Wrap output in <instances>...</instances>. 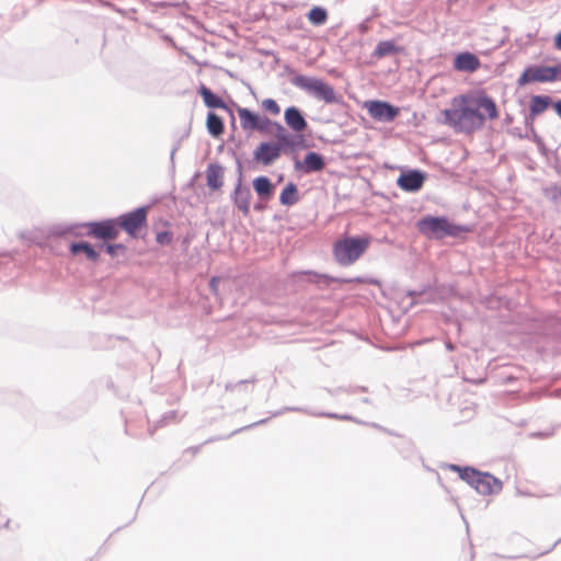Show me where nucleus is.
<instances>
[{
  "mask_svg": "<svg viewBox=\"0 0 561 561\" xmlns=\"http://www.w3.org/2000/svg\"><path fill=\"white\" fill-rule=\"evenodd\" d=\"M70 252L73 255L83 253L85 257L92 262L99 261V253L88 242H76L70 245Z\"/></svg>",
  "mask_w": 561,
  "mask_h": 561,
  "instance_id": "aec40b11",
  "label": "nucleus"
},
{
  "mask_svg": "<svg viewBox=\"0 0 561 561\" xmlns=\"http://www.w3.org/2000/svg\"><path fill=\"white\" fill-rule=\"evenodd\" d=\"M105 250L110 255L114 256V255H116L117 250H124V245L123 244H106Z\"/></svg>",
  "mask_w": 561,
  "mask_h": 561,
  "instance_id": "7c9ffc66",
  "label": "nucleus"
},
{
  "mask_svg": "<svg viewBox=\"0 0 561 561\" xmlns=\"http://www.w3.org/2000/svg\"><path fill=\"white\" fill-rule=\"evenodd\" d=\"M553 107H554V110H556L557 114L561 117V100H559L558 102H556V103L553 104Z\"/></svg>",
  "mask_w": 561,
  "mask_h": 561,
  "instance_id": "473e14b6",
  "label": "nucleus"
},
{
  "mask_svg": "<svg viewBox=\"0 0 561 561\" xmlns=\"http://www.w3.org/2000/svg\"><path fill=\"white\" fill-rule=\"evenodd\" d=\"M207 129L214 137H219L225 131V126L221 117L216 113H208L206 121Z\"/></svg>",
  "mask_w": 561,
  "mask_h": 561,
  "instance_id": "4be33fe9",
  "label": "nucleus"
},
{
  "mask_svg": "<svg viewBox=\"0 0 561 561\" xmlns=\"http://www.w3.org/2000/svg\"><path fill=\"white\" fill-rule=\"evenodd\" d=\"M295 84L312 93L316 98L325 101L327 103L335 102L334 89L320 79L301 76L296 78Z\"/></svg>",
  "mask_w": 561,
  "mask_h": 561,
  "instance_id": "20e7f679",
  "label": "nucleus"
},
{
  "mask_svg": "<svg viewBox=\"0 0 561 561\" xmlns=\"http://www.w3.org/2000/svg\"><path fill=\"white\" fill-rule=\"evenodd\" d=\"M285 122L290 129L296 133L304 131L307 128V122L301 115L300 111L295 107H288L285 111Z\"/></svg>",
  "mask_w": 561,
  "mask_h": 561,
  "instance_id": "ddd939ff",
  "label": "nucleus"
},
{
  "mask_svg": "<svg viewBox=\"0 0 561 561\" xmlns=\"http://www.w3.org/2000/svg\"><path fill=\"white\" fill-rule=\"evenodd\" d=\"M261 106L264 111L271 113L272 115H278L280 113V107L277 102L273 99H265L262 101Z\"/></svg>",
  "mask_w": 561,
  "mask_h": 561,
  "instance_id": "cd10ccee",
  "label": "nucleus"
},
{
  "mask_svg": "<svg viewBox=\"0 0 561 561\" xmlns=\"http://www.w3.org/2000/svg\"><path fill=\"white\" fill-rule=\"evenodd\" d=\"M275 136L277 141L276 145H280V149L283 150L285 147L291 146L290 136L287 134L286 129L278 123L274 124Z\"/></svg>",
  "mask_w": 561,
  "mask_h": 561,
  "instance_id": "bb28decb",
  "label": "nucleus"
},
{
  "mask_svg": "<svg viewBox=\"0 0 561 561\" xmlns=\"http://www.w3.org/2000/svg\"><path fill=\"white\" fill-rule=\"evenodd\" d=\"M497 117L496 103L481 90L454 96L450 107L442 110L437 121L456 133L472 134L483 127L486 118Z\"/></svg>",
  "mask_w": 561,
  "mask_h": 561,
  "instance_id": "f257e3e1",
  "label": "nucleus"
},
{
  "mask_svg": "<svg viewBox=\"0 0 561 561\" xmlns=\"http://www.w3.org/2000/svg\"><path fill=\"white\" fill-rule=\"evenodd\" d=\"M370 243L369 236L343 238L333 245L334 257L341 265H351L366 252Z\"/></svg>",
  "mask_w": 561,
  "mask_h": 561,
  "instance_id": "7ed1b4c3",
  "label": "nucleus"
},
{
  "mask_svg": "<svg viewBox=\"0 0 561 561\" xmlns=\"http://www.w3.org/2000/svg\"><path fill=\"white\" fill-rule=\"evenodd\" d=\"M299 199V196H298V188L296 186V184L294 183H288L282 191L280 195H279V202L282 205H285V206H293L295 205Z\"/></svg>",
  "mask_w": 561,
  "mask_h": 561,
  "instance_id": "412c9836",
  "label": "nucleus"
},
{
  "mask_svg": "<svg viewBox=\"0 0 561 561\" xmlns=\"http://www.w3.org/2000/svg\"><path fill=\"white\" fill-rule=\"evenodd\" d=\"M88 228L87 236L103 240H114L119 234L116 219H107L103 221H94L85 225Z\"/></svg>",
  "mask_w": 561,
  "mask_h": 561,
  "instance_id": "0eeeda50",
  "label": "nucleus"
},
{
  "mask_svg": "<svg viewBox=\"0 0 561 561\" xmlns=\"http://www.w3.org/2000/svg\"><path fill=\"white\" fill-rule=\"evenodd\" d=\"M417 230L430 239H443L444 237H458L467 233L470 229L449 222L445 217L427 216L416 222Z\"/></svg>",
  "mask_w": 561,
  "mask_h": 561,
  "instance_id": "f03ea898",
  "label": "nucleus"
},
{
  "mask_svg": "<svg viewBox=\"0 0 561 561\" xmlns=\"http://www.w3.org/2000/svg\"><path fill=\"white\" fill-rule=\"evenodd\" d=\"M253 187L260 197H267L273 192L272 182L266 176H259L254 179Z\"/></svg>",
  "mask_w": 561,
  "mask_h": 561,
  "instance_id": "b1692460",
  "label": "nucleus"
},
{
  "mask_svg": "<svg viewBox=\"0 0 561 561\" xmlns=\"http://www.w3.org/2000/svg\"><path fill=\"white\" fill-rule=\"evenodd\" d=\"M449 468L453 471H457L459 473V477L471 486H473L476 479L479 477L480 473V471L470 467L461 468L457 465H450Z\"/></svg>",
  "mask_w": 561,
  "mask_h": 561,
  "instance_id": "393cba45",
  "label": "nucleus"
},
{
  "mask_svg": "<svg viewBox=\"0 0 561 561\" xmlns=\"http://www.w3.org/2000/svg\"><path fill=\"white\" fill-rule=\"evenodd\" d=\"M324 168V160L321 154L311 151L305 156L304 169L306 172H318Z\"/></svg>",
  "mask_w": 561,
  "mask_h": 561,
  "instance_id": "a211bd4d",
  "label": "nucleus"
},
{
  "mask_svg": "<svg viewBox=\"0 0 561 561\" xmlns=\"http://www.w3.org/2000/svg\"><path fill=\"white\" fill-rule=\"evenodd\" d=\"M480 66V59L471 53H461L456 56L454 61V67L459 71L474 72Z\"/></svg>",
  "mask_w": 561,
  "mask_h": 561,
  "instance_id": "f8f14e48",
  "label": "nucleus"
},
{
  "mask_svg": "<svg viewBox=\"0 0 561 561\" xmlns=\"http://www.w3.org/2000/svg\"><path fill=\"white\" fill-rule=\"evenodd\" d=\"M425 182V175L417 170L403 172L397 180L398 186L405 192L419 191Z\"/></svg>",
  "mask_w": 561,
  "mask_h": 561,
  "instance_id": "9b49d317",
  "label": "nucleus"
},
{
  "mask_svg": "<svg viewBox=\"0 0 561 561\" xmlns=\"http://www.w3.org/2000/svg\"><path fill=\"white\" fill-rule=\"evenodd\" d=\"M252 194L249 187L238 185L234 191V203L240 211L247 216L250 211Z\"/></svg>",
  "mask_w": 561,
  "mask_h": 561,
  "instance_id": "2eb2a0df",
  "label": "nucleus"
},
{
  "mask_svg": "<svg viewBox=\"0 0 561 561\" xmlns=\"http://www.w3.org/2000/svg\"><path fill=\"white\" fill-rule=\"evenodd\" d=\"M561 69L559 67L531 66L518 78V84L525 85L530 82H550L557 79Z\"/></svg>",
  "mask_w": 561,
  "mask_h": 561,
  "instance_id": "423d86ee",
  "label": "nucleus"
},
{
  "mask_svg": "<svg viewBox=\"0 0 561 561\" xmlns=\"http://www.w3.org/2000/svg\"><path fill=\"white\" fill-rule=\"evenodd\" d=\"M472 488L482 495H490L499 493L502 490L503 484L499 479L490 473L480 472Z\"/></svg>",
  "mask_w": 561,
  "mask_h": 561,
  "instance_id": "9d476101",
  "label": "nucleus"
},
{
  "mask_svg": "<svg viewBox=\"0 0 561 561\" xmlns=\"http://www.w3.org/2000/svg\"><path fill=\"white\" fill-rule=\"evenodd\" d=\"M401 48L398 47L392 41H381L377 44L376 49L374 51V56L377 58H382L385 56L400 53Z\"/></svg>",
  "mask_w": 561,
  "mask_h": 561,
  "instance_id": "5701e85b",
  "label": "nucleus"
},
{
  "mask_svg": "<svg viewBox=\"0 0 561 561\" xmlns=\"http://www.w3.org/2000/svg\"><path fill=\"white\" fill-rule=\"evenodd\" d=\"M551 104V99L547 95H534L530 100V117L535 118L543 113Z\"/></svg>",
  "mask_w": 561,
  "mask_h": 561,
  "instance_id": "dca6fc26",
  "label": "nucleus"
},
{
  "mask_svg": "<svg viewBox=\"0 0 561 561\" xmlns=\"http://www.w3.org/2000/svg\"><path fill=\"white\" fill-rule=\"evenodd\" d=\"M238 115L243 130H255L257 118L260 117L257 114L248 108L238 107Z\"/></svg>",
  "mask_w": 561,
  "mask_h": 561,
  "instance_id": "f3484780",
  "label": "nucleus"
},
{
  "mask_svg": "<svg viewBox=\"0 0 561 561\" xmlns=\"http://www.w3.org/2000/svg\"><path fill=\"white\" fill-rule=\"evenodd\" d=\"M553 43H554V47H556L558 50H561V32H559V33L554 36Z\"/></svg>",
  "mask_w": 561,
  "mask_h": 561,
  "instance_id": "2f4dec72",
  "label": "nucleus"
},
{
  "mask_svg": "<svg viewBox=\"0 0 561 561\" xmlns=\"http://www.w3.org/2000/svg\"><path fill=\"white\" fill-rule=\"evenodd\" d=\"M308 20L313 25H322L328 20V12L321 7H314L309 11Z\"/></svg>",
  "mask_w": 561,
  "mask_h": 561,
  "instance_id": "a878e982",
  "label": "nucleus"
},
{
  "mask_svg": "<svg viewBox=\"0 0 561 561\" xmlns=\"http://www.w3.org/2000/svg\"><path fill=\"white\" fill-rule=\"evenodd\" d=\"M207 185L210 190H219L224 184V170L222 167L216 163H210L206 170Z\"/></svg>",
  "mask_w": 561,
  "mask_h": 561,
  "instance_id": "4468645a",
  "label": "nucleus"
},
{
  "mask_svg": "<svg viewBox=\"0 0 561 561\" xmlns=\"http://www.w3.org/2000/svg\"><path fill=\"white\" fill-rule=\"evenodd\" d=\"M116 221L118 229L125 230L131 238H138L140 230L147 224V209L144 207L137 208L119 216Z\"/></svg>",
  "mask_w": 561,
  "mask_h": 561,
  "instance_id": "39448f33",
  "label": "nucleus"
},
{
  "mask_svg": "<svg viewBox=\"0 0 561 561\" xmlns=\"http://www.w3.org/2000/svg\"><path fill=\"white\" fill-rule=\"evenodd\" d=\"M370 117L378 122H392L399 115V108L382 101H368L365 103Z\"/></svg>",
  "mask_w": 561,
  "mask_h": 561,
  "instance_id": "6e6552de",
  "label": "nucleus"
},
{
  "mask_svg": "<svg viewBox=\"0 0 561 561\" xmlns=\"http://www.w3.org/2000/svg\"><path fill=\"white\" fill-rule=\"evenodd\" d=\"M198 92H199L201 96L203 98V101L206 106H208L210 108H226L227 107L225 102L222 101V99L219 98L218 95L214 94L205 85H202L199 88Z\"/></svg>",
  "mask_w": 561,
  "mask_h": 561,
  "instance_id": "6ab92c4d",
  "label": "nucleus"
},
{
  "mask_svg": "<svg viewBox=\"0 0 561 561\" xmlns=\"http://www.w3.org/2000/svg\"><path fill=\"white\" fill-rule=\"evenodd\" d=\"M275 123H272L268 118L266 117H259L257 118V123H256V126H255V130H259V131H265L267 130L268 126H274Z\"/></svg>",
  "mask_w": 561,
  "mask_h": 561,
  "instance_id": "c85d7f7f",
  "label": "nucleus"
},
{
  "mask_svg": "<svg viewBox=\"0 0 561 561\" xmlns=\"http://www.w3.org/2000/svg\"><path fill=\"white\" fill-rule=\"evenodd\" d=\"M282 151L280 145L261 142L254 150V159L264 165H270L280 157Z\"/></svg>",
  "mask_w": 561,
  "mask_h": 561,
  "instance_id": "1a4fd4ad",
  "label": "nucleus"
},
{
  "mask_svg": "<svg viewBox=\"0 0 561 561\" xmlns=\"http://www.w3.org/2000/svg\"><path fill=\"white\" fill-rule=\"evenodd\" d=\"M172 232L162 231L157 234V242L159 244H169L172 241Z\"/></svg>",
  "mask_w": 561,
  "mask_h": 561,
  "instance_id": "c756f323",
  "label": "nucleus"
}]
</instances>
